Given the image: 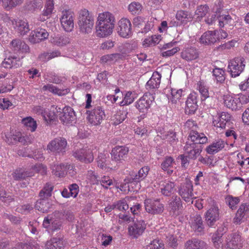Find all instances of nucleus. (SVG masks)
Here are the masks:
<instances>
[{
	"mask_svg": "<svg viewBox=\"0 0 249 249\" xmlns=\"http://www.w3.org/2000/svg\"><path fill=\"white\" fill-rule=\"evenodd\" d=\"M115 23V18L113 14L105 11L99 13L97 18L96 25V36L103 38L112 34Z\"/></svg>",
	"mask_w": 249,
	"mask_h": 249,
	"instance_id": "f257e3e1",
	"label": "nucleus"
},
{
	"mask_svg": "<svg viewBox=\"0 0 249 249\" xmlns=\"http://www.w3.org/2000/svg\"><path fill=\"white\" fill-rule=\"evenodd\" d=\"M77 23L80 33L84 34H89L91 33L94 27V16L88 9H81L78 12Z\"/></svg>",
	"mask_w": 249,
	"mask_h": 249,
	"instance_id": "f03ea898",
	"label": "nucleus"
},
{
	"mask_svg": "<svg viewBox=\"0 0 249 249\" xmlns=\"http://www.w3.org/2000/svg\"><path fill=\"white\" fill-rule=\"evenodd\" d=\"M206 202L208 205V209L204 214L206 224L209 227L215 225L220 218V209L217 202L212 197H208Z\"/></svg>",
	"mask_w": 249,
	"mask_h": 249,
	"instance_id": "7ed1b4c3",
	"label": "nucleus"
},
{
	"mask_svg": "<svg viewBox=\"0 0 249 249\" xmlns=\"http://www.w3.org/2000/svg\"><path fill=\"white\" fill-rule=\"evenodd\" d=\"M86 113L88 121L93 125L101 124L106 117L103 107L100 106H94L91 110H87Z\"/></svg>",
	"mask_w": 249,
	"mask_h": 249,
	"instance_id": "20e7f679",
	"label": "nucleus"
},
{
	"mask_svg": "<svg viewBox=\"0 0 249 249\" xmlns=\"http://www.w3.org/2000/svg\"><path fill=\"white\" fill-rule=\"evenodd\" d=\"M73 156L82 162L91 163L94 160L92 147L87 146L78 149L73 152Z\"/></svg>",
	"mask_w": 249,
	"mask_h": 249,
	"instance_id": "39448f33",
	"label": "nucleus"
},
{
	"mask_svg": "<svg viewBox=\"0 0 249 249\" xmlns=\"http://www.w3.org/2000/svg\"><path fill=\"white\" fill-rule=\"evenodd\" d=\"M74 13L69 9L61 12L60 22L64 30L67 32H71L74 28Z\"/></svg>",
	"mask_w": 249,
	"mask_h": 249,
	"instance_id": "423d86ee",
	"label": "nucleus"
},
{
	"mask_svg": "<svg viewBox=\"0 0 249 249\" xmlns=\"http://www.w3.org/2000/svg\"><path fill=\"white\" fill-rule=\"evenodd\" d=\"M193 191V186L192 182L186 179L185 182L181 184L178 188V194L187 203L192 204L193 199L195 198Z\"/></svg>",
	"mask_w": 249,
	"mask_h": 249,
	"instance_id": "0eeeda50",
	"label": "nucleus"
},
{
	"mask_svg": "<svg viewBox=\"0 0 249 249\" xmlns=\"http://www.w3.org/2000/svg\"><path fill=\"white\" fill-rule=\"evenodd\" d=\"M144 207L146 212L153 215L160 214L164 210L163 204L159 199H145Z\"/></svg>",
	"mask_w": 249,
	"mask_h": 249,
	"instance_id": "6e6552de",
	"label": "nucleus"
},
{
	"mask_svg": "<svg viewBox=\"0 0 249 249\" xmlns=\"http://www.w3.org/2000/svg\"><path fill=\"white\" fill-rule=\"evenodd\" d=\"M146 224L143 220H137L128 227V234L133 239H137L144 232Z\"/></svg>",
	"mask_w": 249,
	"mask_h": 249,
	"instance_id": "1a4fd4ad",
	"label": "nucleus"
},
{
	"mask_svg": "<svg viewBox=\"0 0 249 249\" xmlns=\"http://www.w3.org/2000/svg\"><path fill=\"white\" fill-rule=\"evenodd\" d=\"M154 99L151 93L146 92L135 103V106L140 112H147Z\"/></svg>",
	"mask_w": 249,
	"mask_h": 249,
	"instance_id": "9d476101",
	"label": "nucleus"
},
{
	"mask_svg": "<svg viewBox=\"0 0 249 249\" xmlns=\"http://www.w3.org/2000/svg\"><path fill=\"white\" fill-rule=\"evenodd\" d=\"M117 33L118 35L125 38L132 35V25L130 21L127 18H123L118 22Z\"/></svg>",
	"mask_w": 249,
	"mask_h": 249,
	"instance_id": "9b49d317",
	"label": "nucleus"
},
{
	"mask_svg": "<svg viewBox=\"0 0 249 249\" xmlns=\"http://www.w3.org/2000/svg\"><path fill=\"white\" fill-rule=\"evenodd\" d=\"M245 63V59L242 57H235L230 61L228 68L232 77L240 75L244 69Z\"/></svg>",
	"mask_w": 249,
	"mask_h": 249,
	"instance_id": "f8f14e48",
	"label": "nucleus"
},
{
	"mask_svg": "<svg viewBox=\"0 0 249 249\" xmlns=\"http://www.w3.org/2000/svg\"><path fill=\"white\" fill-rule=\"evenodd\" d=\"M67 145L66 140L59 137L51 141L47 145V150L55 153H63Z\"/></svg>",
	"mask_w": 249,
	"mask_h": 249,
	"instance_id": "ddd939ff",
	"label": "nucleus"
},
{
	"mask_svg": "<svg viewBox=\"0 0 249 249\" xmlns=\"http://www.w3.org/2000/svg\"><path fill=\"white\" fill-rule=\"evenodd\" d=\"M226 249H241L243 247V240L241 236L237 233L228 235L226 237Z\"/></svg>",
	"mask_w": 249,
	"mask_h": 249,
	"instance_id": "4468645a",
	"label": "nucleus"
},
{
	"mask_svg": "<svg viewBox=\"0 0 249 249\" xmlns=\"http://www.w3.org/2000/svg\"><path fill=\"white\" fill-rule=\"evenodd\" d=\"M176 18L177 22L176 26H185L189 22H191L194 19L193 14L187 10H178L176 14Z\"/></svg>",
	"mask_w": 249,
	"mask_h": 249,
	"instance_id": "2eb2a0df",
	"label": "nucleus"
},
{
	"mask_svg": "<svg viewBox=\"0 0 249 249\" xmlns=\"http://www.w3.org/2000/svg\"><path fill=\"white\" fill-rule=\"evenodd\" d=\"M182 208V202L178 196H173L169 200L168 209L170 214L177 216L181 213Z\"/></svg>",
	"mask_w": 249,
	"mask_h": 249,
	"instance_id": "dca6fc26",
	"label": "nucleus"
},
{
	"mask_svg": "<svg viewBox=\"0 0 249 249\" xmlns=\"http://www.w3.org/2000/svg\"><path fill=\"white\" fill-rule=\"evenodd\" d=\"M202 146L199 144L187 142L184 147L185 152L189 159H195L202 151Z\"/></svg>",
	"mask_w": 249,
	"mask_h": 249,
	"instance_id": "f3484780",
	"label": "nucleus"
},
{
	"mask_svg": "<svg viewBox=\"0 0 249 249\" xmlns=\"http://www.w3.org/2000/svg\"><path fill=\"white\" fill-rule=\"evenodd\" d=\"M129 149L124 146H116L111 151V155L113 160L121 162L125 158L128 153Z\"/></svg>",
	"mask_w": 249,
	"mask_h": 249,
	"instance_id": "a211bd4d",
	"label": "nucleus"
},
{
	"mask_svg": "<svg viewBox=\"0 0 249 249\" xmlns=\"http://www.w3.org/2000/svg\"><path fill=\"white\" fill-rule=\"evenodd\" d=\"M199 56L198 51L195 47H190L184 48L181 52L180 57L187 62H191L197 59Z\"/></svg>",
	"mask_w": 249,
	"mask_h": 249,
	"instance_id": "6ab92c4d",
	"label": "nucleus"
},
{
	"mask_svg": "<svg viewBox=\"0 0 249 249\" xmlns=\"http://www.w3.org/2000/svg\"><path fill=\"white\" fill-rule=\"evenodd\" d=\"M59 119L64 124L71 123L75 119V112L73 108L70 107H64L59 115Z\"/></svg>",
	"mask_w": 249,
	"mask_h": 249,
	"instance_id": "aec40b11",
	"label": "nucleus"
},
{
	"mask_svg": "<svg viewBox=\"0 0 249 249\" xmlns=\"http://www.w3.org/2000/svg\"><path fill=\"white\" fill-rule=\"evenodd\" d=\"M159 188L160 193L165 196H170L176 190L175 182L168 179L160 181Z\"/></svg>",
	"mask_w": 249,
	"mask_h": 249,
	"instance_id": "412c9836",
	"label": "nucleus"
},
{
	"mask_svg": "<svg viewBox=\"0 0 249 249\" xmlns=\"http://www.w3.org/2000/svg\"><path fill=\"white\" fill-rule=\"evenodd\" d=\"M10 44L11 49L16 53H24L29 52V47L27 44L19 39H13Z\"/></svg>",
	"mask_w": 249,
	"mask_h": 249,
	"instance_id": "4be33fe9",
	"label": "nucleus"
},
{
	"mask_svg": "<svg viewBox=\"0 0 249 249\" xmlns=\"http://www.w3.org/2000/svg\"><path fill=\"white\" fill-rule=\"evenodd\" d=\"M3 67L6 69L17 68L22 65V62L19 57L11 55L4 58L1 63Z\"/></svg>",
	"mask_w": 249,
	"mask_h": 249,
	"instance_id": "5701e85b",
	"label": "nucleus"
},
{
	"mask_svg": "<svg viewBox=\"0 0 249 249\" xmlns=\"http://www.w3.org/2000/svg\"><path fill=\"white\" fill-rule=\"evenodd\" d=\"M197 103L196 93H191L186 101V110L189 114H192L195 113L198 107Z\"/></svg>",
	"mask_w": 249,
	"mask_h": 249,
	"instance_id": "b1692460",
	"label": "nucleus"
},
{
	"mask_svg": "<svg viewBox=\"0 0 249 249\" xmlns=\"http://www.w3.org/2000/svg\"><path fill=\"white\" fill-rule=\"evenodd\" d=\"M223 101L224 105L227 107L231 109L232 110H238L240 109L239 107V102L237 99V96H232L229 94L223 96Z\"/></svg>",
	"mask_w": 249,
	"mask_h": 249,
	"instance_id": "393cba45",
	"label": "nucleus"
},
{
	"mask_svg": "<svg viewBox=\"0 0 249 249\" xmlns=\"http://www.w3.org/2000/svg\"><path fill=\"white\" fill-rule=\"evenodd\" d=\"M169 94H167L169 102L172 104H177L181 102L183 96V90L182 89H167Z\"/></svg>",
	"mask_w": 249,
	"mask_h": 249,
	"instance_id": "a878e982",
	"label": "nucleus"
},
{
	"mask_svg": "<svg viewBox=\"0 0 249 249\" xmlns=\"http://www.w3.org/2000/svg\"><path fill=\"white\" fill-rule=\"evenodd\" d=\"M231 115L225 112L221 113L219 116H216L213 118V124L217 128H224L226 124L231 120Z\"/></svg>",
	"mask_w": 249,
	"mask_h": 249,
	"instance_id": "bb28decb",
	"label": "nucleus"
},
{
	"mask_svg": "<svg viewBox=\"0 0 249 249\" xmlns=\"http://www.w3.org/2000/svg\"><path fill=\"white\" fill-rule=\"evenodd\" d=\"M14 28L20 35H25L30 31L29 25L27 19H17L15 21Z\"/></svg>",
	"mask_w": 249,
	"mask_h": 249,
	"instance_id": "cd10ccee",
	"label": "nucleus"
},
{
	"mask_svg": "<svg viewBox=\"0 0 249 249\" xmlns=\"http://www.w3.org/2000/svg\"><path fill=\"white\" fill-rule=\"evenodd\" d=\"M226 142L222 139H218L206 148V152L211 155L214 154L222 150L225 147Z\"/></svg>",
	"mask_w": 249,
	"mask_h": 249,
	"instance_id": "c85d7f7f",
	"label": "nucleus"
},
{
	"mask_svg": "<svg viewBox=\"0 0 249 249\" xmlns=\"http://www.w3.org/2000/svg\"><path fill=\"white\" fill-rule=\"evenodd\" d=\"M54 1L53 0H45V7L43 11V13L40 15L38 18V20L40 21H44L51 16L53 13L54 9Z\"/></svg>",
	"mask_w": 249,
	"mask_h": 249,
	"instance_id": "c756f323",
	"label": "nucleus"
},
{
	"mask_svg": "<svg viewBox=\"0 0 249 249\" xmlns=\"http://www.w3.org/2000/svg\"><path fill=\"white\" fill-rule=\"evenodd\" d=\"M191 228L196 232H201L204 229V225L202 217L200 214H196L190 219Z\"/></svg>",
	"mask_w": 249,
	"mask_h": 249,
	"instance_id": "7c9ffc66",
	"label": "nucleus"
},
{
	"mask_svg": "<svg viewBox=\"0 0 249 249\" xmlns=\"http://www.w3.org/2000/svg\"><path fill=\"white\" fill-rule=\"evenodd\" d=\"M65 241L60 238H53L48 241L45 245V249H64Z\"/></svg>",
	"mask_w": 249,
	"mask_h": 249,
	"instance_id": "2f4dec72",
	"label": "nucleus"
},
{
	"mask_svg": "<svg viewBox=\"0 0 249 249\" xmlns=\"http://www.w3.org/2000/svg\"><path fill=\"white\" fill-rule=\"evenodd\" d=\"M50 41L52 44L57 46H63L70 43L69 37L61 35H54L50 37Z\"/></svg>",
	"mask_w": 249,
	"mask_h": 249,
	"instance_id": "473e14b6",
	"label": "nucleus"
},
{
	"mask_svg": "<svg viewBox=\"0 0 249 249\" xmlns=\"http://www.w3.org/2000/svg\"><path fill=\"white\" fill-rule=\"evenodd\" d=\"M42 89L43 91H48L59 96L65 95L70 92L69 89H60L53 84H50L44 85Z\"/></svg>",
	"mask_w": 249,
	"mask_h": 249,
	"instance_id": "72a5a7b5",
	"label": "nucleus"
},
{
	"mask_svg": "<svg viewBox=\"0 0 249 249\" xmlns=\"http://www.w3.org/2000/svg\"><path fill=\"white\" fill-rule=\"evenodd\" d=\"M201 44L209 45L213 44L217 41L214 31H208L205 32L200 38Z\"/></svg>",
	"mask_w": 249,
	"mask_h": 249,
	"instance_id": "f704fd0d",
	"label": "nucleus"
},
{
	"mask_svg": "<svg viewBox=\"0 0 249 249\" xmlns=\"http://www.w3.org/2000/svg\"><path fill=\"white\" fill-rule=\"evenodd\" d=\"M161 74L158 71L153 72L150 79L146 83L147 89H158L160 83Z\"/></svg>",
	"mask_w": 249,
	"mask_h": 249,
	"instance_id": "c9c22d12",
	"label": "nucleus"
},
{
	"mask_svg": "<svg viewBox=\"0 0 249 249\" xmlns=\"http://www.w3.org/2000/svg\"><path fill=\"white\" fill-rule=\"evenodd\" d=\"M176 162L175 160L171 157H166L161 164V169L166 171L168 175H171L173 172Z\"/></svg>",
	"mask_w": 249,
	"mask_h": 249,
	"instance_id": "e433bc0d",
	"label": "nucleus"
},
{
	"mask_svg": "<svg viewBox=\"0 0 249 249\" xmlns=\"http://www.w3.org/2000/svg\"><path fill=\"white\" fill-rule=\"evenodd\" d=\"M42 0H28L24 6V9L25 11L34 12L37 9L42 7Z\"/></svg>",
	"mask_w": 249,
	"mask_h": 249,
	"instance_id": "4c0bfd02",
	"label": "nucleus"
},
{
	"mask_svg": "<svg viewBox=\"0 0 249 249\" xmlns=\"http://www.w3.org/2000/svg\"><path fill=\"white\" fill-rule=\"evenodd\" d=\"M189 137L191 140L189 141L190 143H196L200 145L205 143L208 140L207 138L204 134H199L196 130L190 132Z\"/></svg>",
	"mask_w": 249,
	"mask_h": 249,
	"instance_id": "58836bf2",
	"label": "nucleus"
},
{
	"mask_svg": "<svg viewBox=\"0 0 249 249\" xmlns=\"http://www.w3.org/2000/svg\"><path fill=\"white\" fill-rule=\"evenodd\" d=\"M52 172L55 176L62 178L67 175V166L64 163L55 164L51 167Z\"/></svg>",
	"mask_w": 249,
	"mask_h": 249,
	"instance_id": "ea45409f",
	"label": "nucleus"
},
{
	"mask_svg": "<svg viewBox=\"0 0 249 249\" xmlns=\"http://www.w3.org/2000/svg\"><path fill=\"white\" fill-rule=\"evenodd\" d=\"M12 177L15 180H21L26 178L31 177L34 176V173L33 172H28L25 171L22 169L19 168L15 170L12 173Z\"/></svg>",
	"mask_w": 249,
	"mask_h": 249,
	"instance_id": "a19ab883",
	"label": "nucleus"
},
{
	"mask_svg": "<svg viewBox=\"0 0 249 249\" xmlns=\"http://www.w3.org/2000/svg\"><path fill=\"white\" fill-rule=\"evenodd\" d=\"M185 246L186 249H206V243L196 239L188 241Z\"/></svg>",
	"mask_w": 249,
	"mask_h": 249,
	"instance_id": "79ce46f5",
	"label": "nucleus"
},
{
	"mask_svg": "<svg viewBox=\"0 0 249 249\" xmlns=\"http://www.w3.org/2000/svg\"><path fill=\"white\" fill-rule=\"evenodd\" d=\"M248 210L249 207L247 204H242L241 205L233 219V222L236 224H240L245 216L246 213Z\"/></svg>",
	"mask_w": 249,
	"mask_h": 249,
	"instance_id": "37998d69",
	"label": "nucleus"
},
{
	"mask_svg": "<svg viewBox=\"0 0 249 249\" xmlns=\"http://www.w3.org/2000/svg\"><path fill=\"white\" fill-rule=\"evenodd\" d=\"M53 188L54 186L52 183H46L39 193V196L40 199H45L51 196Z\"/></svg>",
	"mask_w": 249,
	"mask_h": 249,
	"instance_id": "c03bdc74",
	"label": "nucleus"
},
{
	"mask_svg": "<svg viewBox=\"0 0 249 249\" xmlns=\"http://www.w3.org/2000/svg\"><path fill=\"white\" fill-rule=\"evenodd\" d=\"M212 241L216 249H224V244L222 233H220L218 231L214 233L212 237Z\"/></svg>",
	"mask_w": 249,
	"mask_h": 249,
	"instance_id": "a18cd8bd",
	"label": "nucleus"
},
{
	"mask_svg": "<svg viewBox=\"0 0 249 249\" xmlns=\"http://www.w3.org/2000/svg\"><path fill=\"white\" fill-rule=\"evenodd\" d=\"M24 0H3L2 7L7 11H9L21 5Z\"/></svg>",
	"mask_w": 249,
	"mask_h": 249,
	"instance_id": "49530a36",
	"label": "nucleus"
},
{
	"mask_svg": "<svg viewBox=\"0 0 249 249\" xmlns=\"http://www.w3.org/2000/svg\"><path fill=\"white\" fill-rule=\"evenodd\" d=\"M149 170L150 168L147 166L142 167L139 170L137 174H136L134 177L132 178V181L139 182L144 179L147 177Z\"/></svg>",
	"mask_w": 249,
	"mask_h": 249,
	"instance_id": "de8ad7c7",
	"label": "nucleus"
},
{
	"mask_svg": "<svg viewBox=\"0 0 249 249\" xmlns=\"http://www.w3.org/2000/svg\"><path fill=\"white\" fill-rule=\"evenodd\" d=\"M22 123L28 130L34 132L37 127L36 121L31 117H27L22 119Z\"/></svg>",
	"mask_w": 249,
	"mask_h": 249,
	"instance_id": "09e8293b",
	"label": "nucleus"
},
{
	"mask_svg": "<svg viewBox=\"0 0 249 249\" xmlns=\"http://www.w3.org/2000/svg\"><path fill=\"white\" fill-rule=\"evenodd\" d=\"M160 36L154 35L151 36H148L145 38L142 42V45L144 47H149L151 46H155L160 42Z\"/></svg>",
	"mask_w": 249,
	"mask_h": 249,
	"instance_id": "8fccbe9b",
	"label": "nucleus"
},
{
	"mask_svg": "<svg viewBox=\"0 0 249 249\" xmlns=\"http://www.w3.org/2000/svg\"><path fill=\"white\" fill-rule=\"evenodd\" d=\"M196 89L199 91L202 101H204L209 97L208 88L205 86L203 82L198 81L197 83Z\"/></svg>",
	"mask_w": 249,
	"mask_h": 249,
	"instance_id": "3c124183",
	"label": "nucleus"
},
{
	"mask_svg": "<svg viewBox=\"0 0 249 249\" xmlns=\"http://www.w3.org/2000/svg\"><path fill=\"white\" fill-rule=\"evenodd\" d=\"M240 201V199L237 196H233L232 195H229L225 197L226 203L231 210L236 209Z\"/></svg>",
	"mask_w": 249,
	"mask_h": 249,
	"instance_id": "603ef678",
	"label": "nucleus"
},
{
	"mask_svg": "<svg viewBox=\"0 0 249 249\" xmlns=\"http://www.w3.org/2000/svg\"><path fill=\"white\" fill-rule=\"evenodd\" d=\"M217 19L220 27H223L226 25H232L234 22L233 19L229 15H219Z\"/></svg>",
	"mask_w": 249,
	"mask_h": 249,
	"instance_id": "864d4df0",
	"label": "nucleus"
},
{
	"mask_svg": "<svg viewBox=\"0 0 249 249\" xmlns=\"http://www.w3.org/2000/svg\"><path fill=\"white\" fill-rule=\"evenodd\" d=\"M13 139L15 141L21 142L24 145L31 143L32 141L31 137L28 136H23L20 132H16L15 134H14L13 135Z\"/></svg>",
	"mask_w": 249,
	"mask_h": 249,
	"instance_id": "5fc2aeb1",
	"label": "nucleus"
},
{
	"mask_svg": "<svg viewBox=\"0 0 249 249\" xmlns=\"http://www.w3.org/2000/svg\"><path fill=\"white\" fill-rule=\"evenodd\" d=\"M49 34L44 29H39L34 31L33 36L36 42L43 40L48 38Z\"/></svg>",
	"mask_w": 249,
	"mask_h": 249,
	"instance_id": "6e6d98bb",
	"label": "nucleus"
},
{
	"mask_svg": "<svg viewBox=\"0 0 249 249\" xmlns=\"http://www.w3.org/2000/svg\"><path fill=\"white\" fill-rule=\"evenodd\" d=\"M209 11V7L206 5H200L197 6L195 13L196 16V18L200 20L204 17Z\"/></svg>",
	"mask_w": 249,
	"mask_h": 249,
	"instance_id": "4d7b16f0",
	"label": "nucleus"
},
{
	"mask_svg": "<svg viewBox=\"0 0 249 249\" xmlns=\"http://www.w3.org/2000/svg\"><path fill=\"white\" fill-rule=\"evenodd\" d=\"M127 112L124 110H119L117 111L116 114L113 116L114 124H118L123 122L126 117Z\"/></svg>",
	"mask_w": 249,
	"mask_h": 249,
	"instance_id": "13d9d810",
	"label": "nucleus"
},
{
	"mask_svg": "<svg viewBox=\"0 0 249 249\" xmlns=\"http://www.w3.org/2000/svg\"><path fill=\"white\" fill-rule=\"evenodd\" d=\"M131 198L126 197L115 202L116 208L119 211H124L127 210L128 208L127 202L130 201Z\"/></svg>",
	"mask_w": 249,
	"mask_h": 249,
	"instance_id": "bf43d9fd",
	"label": "nucleus"
},
{
	"mask_svg": "<svg viewBox=\"0 0 249 249\" xmlns=\"http://www.w3.org/2000/svg\"><path fill=\"white\" fill-rule=\"evenodd\" d=\"M60 55L61 53L59 51H55L51 53H44L40 55L39 58L42 61H47Z\"/></svg>",
	"mask_w": 249,
	"mask_h": 249,
	"instance_id": "052dcab7",
	"label": "nucleus"
},
{
	"mask_svg": "<svg viewBox=\"0 0 249 249\" xmlns=\"http://www.w3.org/2000/svg\"><path fill=\"white\" fill-rule=\"evenodd\" d=\"M237 157L239 159L237 163L240 166L239 170L241 171L242 169L249 168V157L245 158L240 153L237 155Z\"/></svg>",
	"mask_w": 249,
	"mask_h": 249,
	"instance_id": "680f3d73",
	"label": "nucleus"
},
{
	"mask_svg": "<svg viewBox=\"0 0 249 249\" xmlns=\"http://www.w3.org/2000/svg\"><path fill=\"white\" fill-rule=\"evenodd\" d=\"M162 137L163 139L165 140L171 145H175L178 141L176 133L173 131H168Z\"/></svg>",
	"mask_w": 249,
	"mask_h": 249,
	"instance_id": "e2e57ef3",
	"label": "nucleus"
},
{
	"mask_svg": "<svg viewBox=\"0 0 249 249\" xmlns=\"http://www.w3.org/2000/svg\"><path fill=\"white\" fill-rule=\"evenodd\" d=\"M142 8V5L139 2L133 1L128 6V11L132 14H139Z\"/></svg>",
	"mask_w": 249,
	"mask_h": 249,
	"instance_id": "0e129e2a",
	"label": "nucleus"
},
{
	"mask_svg": "<svg viewBox=\"0 0 249 249\" xmlns=\"http://www.w3.org/2000/svg\"><path fill=\"white\" fill-rule=\"evenodd\" d=\"M213 73L217 82L222 83L225 80V71L223 69L215 68L213 70Z\"/></svg>",
	"mask_w": 249,
	"mask_h": 249,
	"instance_id": "69168bd1",
	"label": "nucleus"
},
{
	"mask_svg": "<svg viewBox=\"0 0 249 249\" xmlns=\"http://www.w3.org/2000/svg\"><path fill=\"white\" fill-rule=\"evenodd\" d=\"M146 249H164V244L161 240L156 239L147 246Z\"/></svg>",
	"mask_w": 249,
	"mask_h": 249,
	"instance_id": "338daca9",
	"label": "nucleus"
},
{
	"mask_svg": "<svg viewBox=\"0 0 249 249\" xmlns=\"http://www.w3.org/2000/svg\"><path fill=\"white\" fill-rule=\"evenodd\" d=\"M49 204L44 199L37 201L36 204L35 208L43 213H47L49 208Z\"/></svg>",
	"mask_w": 249,
	"mask_h": 249,
	"instance_id": "774afa93",
	"label": "nucleus"
}]
</instances>
